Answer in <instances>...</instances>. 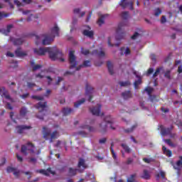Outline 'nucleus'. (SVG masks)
<instances>
[{
    "label": "nucleus",
    "instance_id": "nucleus-1",
    "mask_svg": "<svg viewBox=\"0 0 182 182\" xmlns=\"http://www.w3.org/2000/svg\"><path fill=\"white\" fill-rule=\"evenodd\" d=\"M49 54V58L51 60H60V62H65L63 58V53L59 50L56 47H46L34 48V53L38 56H43L45 53Z\"/></svg>",
    "mask_w": 182,
    "mask_h": 182
},
{
    "label": "nucleus",
    "instance_id": "nucleus-2",
    "mask_svg": "<svg viewBox=\"0 0 182 182\" xmlns=\"http://www.w3.org/2000/svg\"><path fill=\"white\" fill-rule=\"evenodd\" d=\"M68 60L70 69H74L75 68V70H80L82 68H90L91 66L90 60H85L82 65L76 67L77 66V61H76V56H75V51L73 50L70 51Z\"/></svg>",
    "mask_w": 182,
    "mask_h": 182
},
{
    "label": "nucleus",
    "instance_id": "nucleus-3",
    "mask_svg": "<svg viewBox=\"0 0 182 182\" xmlns=\"http://www.w3.org/2000/svg\"><path fill=\"white\" fill-rule=\"evenodd\" d=\"M44 39L43 40L42 44L50 45L52 42H53L55 39V36H59V27H58V24H55L53 28H51L50 34H44L43 36Z\"/></svg>",
    "mask_w": 182,
    "mask_h": 182
},
{
    "label": "nucleus",
    "instance_id": "nucleus-4",
    "mask_svg": "<svg viewBox=\"0 0 182 182\" xmlns=\"http://www.w3.org/2000/svg\"><path fill=\"white\" fill-rule=\"evenodd\" d=\"M113 123H114V121H113V119H112V117L110 115L107 116L104 121L100 124V133H106L107 132V124H109L110 129L112 130H116V127L113 126Z\"/></svg>",
    "mask_w": 182,
    "mask_h": 182
},
{
    "label": "nucleus",
    "instance_id": "nucleus-5",
    "mask_svg": "<svg viewBox=\"0 0 182 182\" xmlns=\"http://www.w3.org/2000/svg\"><path fill=\"white\" fill-rule=\"evenodd\" d=\"M35 107L38 109V114H36V117L40 120H43V117L48 114V102H39L35 105Z\"/></svg>",
    "mask_w": 182,
    "mask_h": 182
},
{
    "label": "nucleus",
    "instance_id": "nucleus-6",
    "mask_svg": "<svg viewBox=\"0 0 182 182\" xmlns=\"http://www.w3.org/2000/svg\"><path fill=\"white\" fill-rule=\"evenodd\" d=\"M43 131L44 139H46V140H49L50 143H53V140H55V139H58L59 136L58 131H54L52 133V130L48 129L46 127H43Z\"/></svg>",
    "mask_w": 182,
    "mask_h": 182
},
{
    "label": "nucleus",
    "instance_id": "nucleus-7",
    "mask_svg": "<svg viewBox=\"0 0 182 182\" xmlns=\"http://www.w3.org/2000/svg\"><path fill=\"white\" fill-rule=\"evenodd\" d=\"M21 153L24 156H33L35 154V145L31 142H28L21 146Z\"/></svg>",
    "mask_w": 182,
    "mask_h": 182
},
{
    "label": "nucleus",
    "instance_id": "nucleus-8",
    "mask_svg": "<svg viewBox=\"0 0 182 182\" xmlns=\"http://www.w3.org/2000/svg\"><path fill=\"white\" fill-rule=\"evenodd\" d=\"M127 25H129V21H122L118 24V27L116 30V39L117 41L122 40V38L124 36V28L125 26H127Z\"/></svg>",
    "mask_w": 182,
    "mask_h": 182
},
{
    "label": "nucleus",
    "instance_id": "nucleus-9",
    "mask_svg": "<svg viewBox=\"0 0 182 182\" xmlns=\"http://www.w3.org/2000/svg\"><path fill=\"white\" fill-rule=\"evenodd\" d=\"M102 110V105H97V107H94L92 108H90V112L94 116H104L105 114L103 112H100Z\"/></svg>",
    "mask_w": 182,
    "mask_h": 182
},
{
    "label": "nucleus",
    "instance_id": "nucleus-10",
    "mask_svg": "<svg viewBox=\"0 0 182 182\" xmlns=\"http://www.w3.org/2000/svg\"><path fill=\"white\" fill-rule=\"evenodd\" d=\"M93 87H92L89 83L85 85V95L88 96L89 102H92V99H93V95H92L93 94Z\"/></svg>",
    "mask_w": 182,
    "mask_h": 182
},
{
    "label": "nucleus",
    "instance_id": "nucleus-11",
    "mask_svg": "<svg viewBox=\"0 0 182 182\" xmlns=\"http://www.w3.org/2000/svg\"><path fill=\"white\" fill-rule=\"evenodd\" d=\"M77 168L78 173H82L83 171H85V168H87V165H86V162L82 158L79 159Z\"/></svg>",
    "mask_w": 182,
    "mask_h": 182
},
{
    "label": "nucleus",
    "instance_id": "nucleus-12",
    "mask_svg": "<svg viewBox=\"0 0 182 182\" xmlns=\"http://www.w3.org/2000/svg\"><path fill=\"white\" fill-rule=\"evenodd\" d=\"M119 5L124 9L127 8V6H129V9L131 11H133V9H134V8L133 7V1H129V0H122Z\"/></svg>",
    "mask_w": 182,
    "mask_h": 182
},
{
    "label": "nucleus",
    "instance_id": "nucleus-13",
    "mask_svg": "<svg viewBox=\"0 0 182 182\" xmlns=\"http://www.w3.org/2000/svg\"><path fill=\"white\" fill-rule=\"evenodd\" d=\"M7 173H13L14 176L16 178H19V176L21 175V171L16 169V168H14L12 166H8L6 168Z\"/></svg>",
    "mask_w": 182,
    "mask_h": 182
},
{
    "label": "nucleus",
    "instance_id": "nucleus-14",
    "mask_svg": "<svg viewBox=\"0 0 182 182\" xmlns=\"http://www.w3.org/2000/svg\"><path fill=\"white\" fill-rule=\"evenodd\" d=\"M36 173H40V174H43L47 177H48L49 173L53 174V176H55V174H56V172H55V171H52V168H48L46 170L45 169L37 170Z\"/></svg>",
    "mask_w": 182,
    "mask_h": 182
},
{
    "label": "nucleus",
    "instance_id": "nucleus-15",
    "mask_svg": "<svg viewBox=\"0 0 182 182\" xmlns=\"http://www.w3.org/2000/svg\"><path fill=\"white\" fill-rule=\"evenodd\" d=\"M161 134V136H168L171 134V131L173 130V127L166 128L163 125L160 126Z\"/></svg>",
    "mask_w": 182,
    "mask_h": 182
},
{
    "label": "nucleus",
    "instance_id": "nucleus-16",
    "mask_svg": "<svg viewBox=\"0 0 182 182\" xmlns=\"http://www.w3.org/2000/svg\"><path fill=\"white\" fill-rule=\"evenodd\" d=\"M29 129H32V127L28 125H18L16 127V133L18 134H22L23 131L28 130Z\"/></svg>",
    "mask_w": 182,
    "mask_h": 182
},
{
    "label": "nucleus",
    "instance_id": "nucleus-17",
    "mask_svg": "<svg viewBox=\"0 0 182 182\" xmlns=\"http://www.w3.org/2000/svg\"><path fill=\"white\" fill-rule=\"evenodd\" d=\"M15 55L16 58H25V56H28V53L23 51L22 48L19 47L15 50Z\"/></svg>",
    "mask_w": 182,
    "mask_h": 182
},
{
    "label": "nucleus",
    "instance_id": "nucleus-18",
    "mask_svg": "<svg viewBox=\"0 0 182 182\" xmlns=\"http://www.w3.org/2000/svg\"><path fill=\"white\" fill-rule=\"evenodd\" d=\"M10 41L11 42H13V43H14V45H15V46H19L22 45V43H23V42H25V39L23 38H14L11 37Z\"/></svg>",
    "mask_w": 182,
    "mask_h": 182
},
{
    "label": "nucleus",
    "instance_id": "nucleus-19",
    "mask_svg": "<svg viewBox=\"0 0 182 182\" xmlns=\"http://www.w3.org/2000/svg\"><path fill=\"white\" fill-rule=\"evenodd\" d=\"M0 95H1V96H4V97H5V99H7V100H12V98H11V95H9V92H8V90H6L4 87L0 88Z\"/></svg>",
    "mask_w": 182,
    "mask_h": 182
},
{
    "label": "nucleus",
    "instance_id": "nucleus-20",
    "mask_svg": "<svg viewBox=\"0 0 182 182\" xmlns=\"http://www.w3.org/2000/svg\"><path fill=\"white\" fill-rule=\"evenodd\" d=\"M121 96L123 97L124 100H129V99H132V97H133L132 92L129 90L122 92Z\"/></svg>",
    "mask_w": 182,
    "mask_h": 182
},
{
    "label": "nucleus",
    "instance_id": "nucleus-21",
    "mask_svg": "<svg viewBox=\"0 0 182 182\" xmlns=\"http://www.w3.org/2000/svg\"><path fill=\"white\" fill-rule=\"evenodd\" d=\"M178 160L176 163V166H173V168L175 170H180V168H182V156H178Z\"/></svg>",
    "mask_w": 182,
    "mask_h": 182
},
{
    "label": "nucleus",
    "instance_id": "nucleus-22",
    "mask_svg": "<svg viewBox=\"0 0 182 182\" xmlns=\"http://www.w3.org/2000/svg\"><path fill=\"white\" fill-rule=\"evenodd\" d=\"M162 151L166 157H171L173 156V151H171L170 149H167V148L164 146H162Z\"/></svg>",
    "mask_w": 182,
    "mask_h": 182
},
{
    "label": "nucleus",
    "instance_id": "nucleus-23",
    "mask_svg": "<svg viewBox=\"0 0 182 182\" xmlns=\"http://www.w3.org/2000/svg\"><path fill=\"white\" fill-rule=\"evenodd\" d=\"M141 178H143L144 180H150V173H149V171L144 170L143 174L141 176Z\"/></svg>",
    "mask_w": 182,
    "mask_h": 182
},
{
    "label": "nucleus",
    "instance_id": "nucleus-24",
    "mask_svg": "<svg viewBox=\"0 0 182 182\" xmlns=\"http://www.w3.org/2000/svg\"><path fill=\"white\" fill-rule=\"evenodd\" d=\"M82 33L84 36H87V38H93V36L95 35L92 31L89 30H84Z\"/></svg>",
    "mask_w": 182,
    "mask_h": 182
},
{
    "label": "nucleus",
    "instance_id": "nucleus-25",
    "mask_svg": "<svg viewBox=\"0 0 182 182\" xmlns=\"http://www.w3.org/2000/svg\"><path fill=\"white\" fill-rule=\"evenodd\" d=\"M92 55H97V56H99V58H105V51L101 50L100 53L97 50H95L92 51Z\"/></svg>",
    "mask_w": 182,
    "mask_h": 182
},
{
    "label": "nucleus",
    "instance_id": "nucleus-26",
    "mask_svg": "<svg viewBox=\"0 0 182 182\" xmlns=\"http://www.w3.org/2000/svg\"><path fill=\"white\" fill-rule=\"evenodd\" d=\"M107 67L108 69V72L109 73V75H113V73H114L113 64L112 63V62H110V61L107 62Z\"/></svg>",
    "mask_w": 182,
    "mask_h": 182
},
{
    "label": "nucleus",
    "instance_id": "nucleus-27",
    "mask_svg": "<svg viewBox=\"0 0 182 182\" xmlns=\"http://www.w3.org/2000/svg\"><path fill=\"white\" fill-rule=\"evenodd\" d=\"M79 168L76 169V168H69V170H68V174L69 176H76L77 171Z\"/></svg>",
    "mask_w": 182,
    "mask_h": 182
},
{
    "label": "nucleus",
    "instance_id": "nucleus-28",
    "mask_svg": "<svg viewBox=\"0 0 182 182\" xmlns=\"http://www.w3.org/2000/svg\"><path fill=\"white\" fill-rule=\"evenodd\" d=\"M121 147H122V149H123V150H124L125 153H128V154L132 153V149H130V147H129L127 144H122Z\"/></svg>",
    "mask_w": 182,
    "mask_h": 182
},
{
    "label": "nucleus",
    "instance_id": "nucleus-29",
    "mask_svg": "<svg viewBox=\"0 0 182 182\" xmlns=\"http://www.w3.org/2000/svg\"><path fill=\"white\" fill-rule=\"evenodd\" d=\"M137 80H135L134 82V86L135 89H137L139 87V85H141V77L140 75H136Z\"/></svg>",
    "mask_w": 182,
    "mask_h": 182
},
{
    "label": "nucleus",
    "instance_id": "nucleus-30",
    "mask_svg": "<svg viewBox=\"0 0 182 182\" xmlns=\"http://www.w3.org/2000/svg\"><path fill=\"white\" fill-rule=\"evenodd\" d=\"M62 112L63 116H68V114H70L72 112H73V109H72L71 108H63Z\"/></svg>",
    "mask_w": 182,
    "mask_h": 182
},
{
    "label": "nucleus",
    "instance_id": "nucleus-31",
    "mask_svg": "<svg viewBox=\"0 0 182 182\" xmlns=\"http://www.w3.org/2000/svg\"><path fill=\"white\" fill-rule=\"evenodd\" d=\"M124 47H122L120 48V50H121V56H123V55H130V48H129V47H127L125 50L124 52H123L124 50Z\"/></svg>",
    "mask_w": 182,
    "mask_h": 182
},
{
    "label": "nucleus",
    "instance_id": "nucleus-32",
    "mask_svg": "<svg viewBox=\"0 0 182 182\" xmlns=\"http://www.w3.org/2000/svg\"><path fill=\"white\" fill-rule=\"evenodd\" d=\"M28 113V109H26V107H23L20 109V116L21 117H25L26 116V114Z\"/></svg>",
    "mask_w": 182,
    "mask_h": 182
},
{
    "label": "nucleus",
    "instance_id": "nucleus-33",
    "mask_svg": "<svg viewBox=\"0 0 182 182\" xmlns=\"http://www.w3.org/2000/svg\"><path fill=\"white\" fill-rule=\"evenodd\" d=\"M106 16H107V14L102 15L100 18L98 19L97 23L100 26H102V25L105 23V18H106Z\"/></svg>",
    "mask_w": 182,
    "mask_h": 182
},
{
    "label": "nucleus",
    "instance_id": "nucleus-34",
    "mask_svg": "<svg viewBox=\"0 0 182 182\" xmlns=\"http://www.w3.org/2000/svg\"><path fill=\"white\" fill-rule=\"evenodd\" d=\"M136 177H137V173H133L132 174L129 178H127V182H137L136 181Z\"/></svg>",
    "mask_w": 182,
    "mask_h": 182
},
{
    "label": "nucleus",
    "instance_id": "nucleus-35",
    "mask_svg": "<svg viewBox=\"0 0 182 182\" xmlns=\"http://www.w3.org/2000/svg\"><path fill=\"white\" fill-rule=\"evenodd\" d=\"M119 86H121V87H127V86H130V85H132V83L130 82V81H120L119 82Z\"/></svg>",
    "mask_w": 182,
    "mask_h": 182
},
{
    "label": "nucleus",
    "instance_id": "nucleus-36",
    "mask_svg": "<svg viewBox=\"0 0 182 182\" xmlns=\"http://www.w3.org/2000/svg\"><path fill=\"white\" fill-rule=\"evenodd\" d=\"M80 129H87L89 132H96V129L93 127H90L89 125H82L80 127Z\"/></svg>",
    "mask_w": 182,
    "mask_h": 182
},
{
    "label": "nucleus",
    "instance_id": "nucleus-37",
    "mask_svg": "<svg viewBox=\"0 0 182 182\" xmlns=\"http://www.w3.org/2000/svg\"><path fill=\"white\" fill-rule=\"evenodd\" d=\"M121 18H122L124 21H127V19H129V11H123L121 13Z\"/></svg>",
    "mask_w": 182,
    "mask_h": 182
},
{
    "label": "nucleus",
    "instance_id": "nucleus-38",
    "mask_svg": "<svg viewBox=\"0 0 182 182\" xmlns=\"http://www.w3.org/2000/svg\"><path fill=\"white\" fill-rule=\"evenodd\" d=\"M85 101L86 100H85V98H82V100L77 101V102H75L74 107H79V106H80V105H83V103H85Z\"/></svg>",
    "mask_w": 182,
    "mask_h": 182
},
{
    "label": "nucleus",
    "instance_id": "nucleus-39",
    "mask_svg": "<svg viewBox=\"0 0 182 182\" xmlns=\"http://www.w3.org/2000/svg\"><path fill=\"white\" fill-rule=\"evenodd\" d=\"M137 127V124H134L130 129H124L125 133H132Z\"/></svg>",
    "mask_w": 182,
    "mask_h": 182
},
{
    "label": "nucleus",
    "instance_id": "nucleus-40",
    "mask_svg": "<svg viewBox=\"0 0 182 182\" xmlns=\"http://www.w3.org/2000/svg\"><path fill=\"white\" fill-rule=\"evenodd\" d=\"M9 15H11V14L0 11V21H1V19H4V18H8Z\"/></svg>",
    "mask_w": 182,
    "mask_h": 182
},
{
    "label": "nucleus",
    "instance_id": "nucleus-41",
    "mask_svg": "<svg viewBox=\"0 0 182 182\" xmlns=\"http://www.w3.org/2000/svg\"><path fill=\"white\" fill-rule=\"evenodd\" d=\"M164 141L171 147H176V145L171 142V139H164Z\"/></svg>",
    "mask_w": 182,
    "mask_h": 182
},
{
    "label": "nucleus",
    "instance_id": "nucleus-42",
    "mask_svg": "<svg viewBox=\"0 0 182 182\" xmlns=\"http://www.w3.org/2000/svg\"><path fill=\"white\" fill-rule=\"evenodd\" d=\"M161 69H163V68H156L155 73L153 74V77H157V76H159L160 74V70H161Z\"/></svg>",
    "mask_w": 182,
    "mask_h": 182
},
{
    "label": "nucleus",
    "instance_id": "nucleus-43",
    "mask_svg": "<svg viewBox=\"0 0 182 182\" xmlns=\"http://www.w3.org/2000/svg\"><path fill=\"white\" fill-rule=\"evenodd\" d=\"M161 14V9H160V8L155 9L154 15L156 16H160Z\"/></svg>",
    "mask_w": 182,
    "mask_h": 182
},
{
    "label": "nucleus",
    "instance_id": "nucleus-44",
    "mask_svg": "<svg viewBox=\"0 0 182 182\" xmlns=\"http://www.w3.org/2000/svg\"><path fill=\"white\" fill-rule=\"evenodd\" d=\"M149 99L151 102H159V100H157V97L156 95H149Z\"/></svg>",
    "mask_w": 182,
    "mask_h": 182
},
{
    "label": "nucleus",
    "instance_id": "nucleus-45",
    "mask_svg": "<svg viewBox=\"0 0 182 182\" xmlns=\"http://www.w3.org/2000/svg\"><path fill=\"white\" fill-rule=\"evenodd\" d=\"M145 92H147L149 96H150L151 95V93L153 92V88L150 87H147L146 88H145Z\"/></svg>",
    "mask_w": 182,
    "mask_h": 182
},
{
    "label": "nucleus",
    "instance_id": "nucleus-46",
    "mask_svg": "<svg viewBox=\"0 0 182 182\" xmlns=\"http://www.w3.org/2000/svg\"><path fill=\"white\" fill-rule=\"evenodd\" d=\"M143 161L144 163H146L147 164H150L151 161H153V159L151 158H143Z\"/></svg>",
    "mask_w": 182,
    "mask_h": 182
},
{
    "label": "nucleus",
    "instance_id": "nucleus-47",
    "mask_svg": "<svg viewBox=\"0 0 182 182\" xmlns=\"http://www.w3.org/2000/svg\"><path fill=\"white\" fill-rule=\"evenodd\" d=\"M31 97L35 100H43V97L42 96L33 95Z\"/></svg>",
    "mask_w": 182,
    "mask_h": 182
},
{
    "label": "nucleus",
    "instance_id": "nucleus-48",
    "mask_svg": "<svg viewBox=\"0 0 182 182\" xmlns=\"http://www.w3.org/2000/svg\"><path fill=\"white\" fill-rule=\"evenodd\" d=\"M36 161H38V160L36 159V158H29L28 159V163H32L33 164H36Z\"/></svg>",
    "mask_w": 182,
    "mask_h": 182
},
{
    "label": "nucleus",
    "instance_id": "nucleus-49",
    "mask_svg": "<svg viewBox=\"0 0 182 182\" xmlns=\"http://www.w3.org/2000/svg\"><path fill=\"white\" fill-rule=\"evenodd\" d=\"M77 134L82 136V137H86V136H87V133H86L85 131H80L77 132Z\"/></svg>",
    "mask_w": 182,
    "mask_h": 182
},
{
    "label": "nucleus",
    "instance_id": "nucleus-50",
    "mask_svg": "<svg viewBox=\"0 0 182 182\" xmlns=\"http://www.w3.org/2000/svg\"><path fill=\"white\" fill-rule=\"evenodd\" d=\"M42 68V65H36L33 66V72H35L36 70H38Z\"/></svg>",
    "mask_w": 182,
    "mask_h": 182
},
{
    "label": "nucleus",
    "instance_id": "nucleus-51",
    "mask_svg": "<svg viewBox=\"0 0 182 182\" xmlns=\"http://www.w3.org/2000/svg\"><path fill=\"white\" fill-rule=\"evenodd\" d=\"M159 174H160L161 178H163V180H166V172H164V171H160Z\"/></svg>",
    "mask_w": 182,
    "mask_h": 182
},
{
    "label": "nucleus",
    "instance_id": "nucleus-52",
    "mask_svg": "<svg viewBox=\"0 0 182 182\" xmlns=\"http://www.w3.org/2000/svg\"><path fill=\"white\" fill-rule=\"evenodd\" d=\"M171 72L170 70H167L164 76L165 77H166V79H171V75H170Z\"/></svg>",
    "mask_w": 182,
    "mask_h": 182
},
{
    "label": "nucleus",
    "instance_id": "nucleus-53",
    "mask_svg": "<svg viewBox=\"0 0 182 182\" xmlns=\"http://www.w3.org/2000/svg\"><path fill=\"white\" fill-rule=\"evenodd\" d=\"M27 86L29 89H32V87H35V86H36V84L33 82H27Z\"/></svg>",
    "mask_w": 182,
    "mask_h": 182
},
{
    "label": "nucleus",
    "instance_id": "nucleus-54",
    "mask_svg": "<svg viewBox=\"0 0 182 182\" xmlns=\"http://www.w3.org/2000/svg\"><path fill=\"white\" fill-rule=\"evenodd\" d=\"M107 141V138H102L99 140L100 144H105Z\"/></svg>",
    "mask_w": 182,
    "mask_h": 182
},
{
    "label": "nucleus",
    "instance_id": "nucleus-55",
    "mask_svg": "<svg viewBox=\"0 0 182 182\" xmlns=\"http://www.w3.org/2000/svg\"><path fill=\"white\" fill-rule=\"evenodd\" d=\"M13 28H14V25L12 24L8 25L6 27L7 33H9V32H11V29H12Z\"/></svg>",
    "mask_w": 182,
    "mask_h": 182
},
{
    "label": "nucleus",
    "instance_id": "nucleus-56",
    "mask_svg": "<svg viewBox=\"0 0 182 182\" xmlns=\"http://www.w3.org/2000/svg\"><path fill=\"white\" fill-rule=\"evenodd\" d=\"M111 153L112 154V157L114 160H116L117 159V156L116 155V152H114V149H112Z\"/></svg>",
    "mask_w": 182,
    "mask_h": 182
},
{
    "label": "nucleus",
    "instance_id": "nucleus-57",
    "mask_svg": "<svg viewBox=\"0 0 182 182\" xmlns=\"http://www.w3.org/2000/svg\"><path fill=\"white\" fill-rule=\"evenodd\" d=\"M81 53H82V55H89L90 51H89V50H85V49L82 48Z\"/></svg>",
    "mask_w": 182,
    "mask_h": 182
},
{
    "label": "nucleus",
    "instance_id": "nucleus-58",
    "mask_svg": "<svg viewBox=\"0 0 182 182\" xmlns=\"http://www.w3.org/2000/svg\"><path fill=\"white\" fill-rule=\"evenodd\" d=\"M14 4L17 5V6H23V5L19 0H14Z\"/></svg>",
    "mask_w": 182,
    "mask_h": 182
},
{
    "label": "nucleus",
    "instance_id": "nucleus-59",
    "mask_svg": "<svg viewBox=\"0 0 182 182\" xmlns=\"http://www.w3.org/2000/svg\"><path fill=\"white\" fill-rule=\"evenodd\" d=\"M167 22V19L166 18V16H162L161 18V23H166Z\"/></svg>",
    "mask_w": 182,
    "mask_h": 182
},
{
    "label": "nucleus",
    "instance_id": "nucleus-60",
    "mask_svg": "<svg viewBox=\"0 0 182 182\" xmlns=\"http://www.w3.org/2000/svg\"><path fill=\"white\" fill-rule=\"evenodd\" d=\"M153 72H154V70L153 68H149V70H147V73H146L147 76L151 75V73H153Z\"/></svg>",
    "mask_w": 182,
    "mask_h": 182
},
{
    "label": "nucleus",
    "instance_id": "nucleus-61",
    "mask_svg": "<svg viewBox=\"0 0 182 182\" xmlns=\"http://www.w3.org/2000/svg\"><path fill=\"white\" fill-rule=\"evenodd\" d=\"M139 33L135 32V33H134V35H133L132 36H131V38L133 39V40L136 39V38H137V36H139Z\"/></svg>",
    "mask_w": 182,
    "mask_h": 182
},
{
    "label": "nucleus",
    "instance_id": "nucleus-62",
    "mask_svg": "<svg viewBox=\"0 0 182 182\" xmlns=\"http://www.w3.org/2000/svg\"><path fill=\"white\" fill-rule=\"evenodd\" d=\"M6 109H9V110H13L14 107H12V105H11V103L7 102L6 103Z\"/></svg>",
    "mask_w": 182,
    "mask_h": 182
},
{
    "label": "nucleus",
    "instance_id": "nucleus-63",
    "mask_svg": "<svg viewBox=\"0 0 182 182\" xmlns=\"http://www.w3.org/2000/svg\"><path fill=\"white\" fill-rule=\"evenodd\" d=\"M95 66H101L102 65H103V62H102V61H95Z\"/></svg>",
    "mask_w": 182,
    "mask_h": 182
},
{
    "label": "nucleus",
    "instance_id": "nucleus-64",
    "mask_svg": "<svg viewBox=\"0 0 182 182\" xmlns=\"http://www.w3.org/2000/svg\"><path fill=\"white\" fill-rule=\"evenodd\" d=\"M133 161V159L132 158H128L127 160V164H132V162Z\"/></svg>",
    "mask_w": 182,
    "mask_h": 182
}]
</instances>
